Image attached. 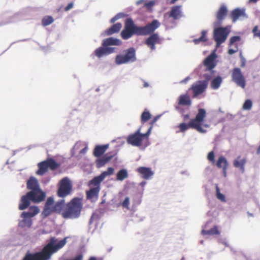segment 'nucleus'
I'll return each mask as SVG.
<instances>
[{
	"label": "nucleus",
	"mask_w": 260,
	"mask_h": 260,
	"mask_svg": "<svg viewBox=\"0 0 260 260\" xmlns=\"http://www.w3.org/2000/svg\"><path fill=\"white\" fill-rule=\"evenodd\" d=\"M108 146V144L96 146L94 149L93 155L96 157L101 156L106 151Z\"/></svg>",
	"instance_id": "nucleus-29"
},
{
	"label": "nucleus",
	"mask_w": 260,
	"mask_h": 260,
	"mask_svg": "<svg viewBox=\"0 0 260 260\" xmlns=\"http://www.w3.org/2000/svg\"><path fill=\"white\" fill-rule=\"evenodd\" d=\"M72 190V183L69 178L65 177L60 181L59 186L57 192V194L58 197L64 198L70 194Z\"/></svg>",
	"instance_id": "nucleus-11"
},
{
	"label": "nucleus",
	"mask_w": 260,
	"mask_h": 260,
	"mask_svg": "<svg viewBox=\"0 0 260 260\" xmlns=\"http://www.w3.org/2000/svg\"><path fill=\"white\" fill-rule=\"evenodd\" d=\"M229 32V30L226 27H218L214 29L213 38L216 42L217 47L225 42Z\"/></svg>",
	"instance_id": "nucleus-12"
},
{
	"label": "nucleus",
	"mask_w": 260,
	"mask_h": 260,
	"mask_svg": "<svg viewBox=\"0 0 260 260\" xmlns=\"http://www.w3.org/2000/svg\"><path fill=\"white\" fill-rule=\"evenodd\" d=\"M154 5V3L153 1H150L148 3H146L144 4V6L147 8V9H151L153 5Z\"/></svg>",
	"instance_id": "nucleus-49"
},
{
	"label": "nucleus",
	"mask_w": 260,
	"mask_h": 260,
	"mask_svg": "<svg viewBox=\"0 0 260 260\" xmlns=\"http://www.w3.org/2000/svg\"><path fill=\"white\" fill-rule=\"evenodd\" d=\"M246 162V159L245 158L240 159V156H239L236 159L234 160L233 165L236 168H239L242 172H244V165Z\"/></svg>",
	"instance_id": "nucleus-30"
},
{
	"label": "nucleus",
	"mask_w": 260,
	"mask_h": 260,
	"mask_svg": "<svg viewBox=\"0 0 260 260\" xmlns=\"http://www.w3.org/2000/svg\"><path fill=\"white\" fill-rule=\"evenodd\" d=\"M21 217L23 218V219L19 221V226L21 228L30 227L32 224L31 217L28 215H23V212L21 213Z\"/></svg>",
	"instance_id": "nucleus-27"
},
{
	"label": "nucleus",
	"mask_w": 260,
	"mask_h": 260,
	"mask_svg": "<svg viewBox=\"0 0 260 260\" xmlns=\"http://www.w3.org/2000/svg\"><path fill=\"white\" fill-rule=\"evenodd\" d=\"M252 32L254 37H258L260 39V30L258 29V26H255L253 29Z\"/></svg>",
	"instance_id": "nucleus-45"
},
{
	"label": "nucleus",
	"mask_w": 260,
	"mask_h": 260,
	"mask_svg": "<svg viewBox=\"0 0 260 260\" xmlns=\"http://www.w3.org/2000/svg\"><path fill=\"white\" fill-rule=\"evenodd\" d=\"M121 27L122 25L120 23L114 24L106 30V34L107 35H111L114 33L118 32L121 28Z\"/></svg>",
	"instance_id": "nucleus-31"
},
{
	"label": "nucleus",
	"mask_w": 260,
	"mask_h": 260,
	"mask_svg": "<svg viewBox=\"0 0 260 260\" xmlns=\"http://www.w3.org/2000/svg\"><path fill=\"white\" fill-rule=\"evenodd\" d=\"M216 166L218 168L222 169L223 175L226 177L229 163L225 157L223 156H220L216 162Z\"/></svg>",
	"instance_id": "nucleus-21"
},
{
	"label": "nucleus",
	"mask_w": 260,
	"mask_h": 260,
	"mask_svg": "<svg viewBox=\"0 0 260 260\" xmlns=\"http://www.w3.org/2000/svg\"><path fill=\"white\" fill-rule=\"evenodd\" d=\"M136 60V50L134 48L131 47L123 50L122 54L117 55L115 62L116 64L120 65L134 62Z\"/></svg>",
	"instance_id": "nucleus-7"
},
{
	"label": "nucleus",
	"mask_w": 260,
	"mask_h": 260,
	"mask_svg": "<svg viewBox=\"0 0 260 260\" xmlns=\"http://www.w3.org/2000/svg\"><path fill=\"white\" fill-rule=\"evenodd\" d=\"M190 79V77H186L184 79H183V80H182L181 81V83H186L187 81H188Z\"/></svg>",
	"instance_id": "nucleus-53"
},
{
	"label": "nucleus",
	"mask_w": 260,
	"mask_h": 260,
	"mask_svg": "<svg viewBox=\"0 0 260 260\" xmlns=\"http://www.w3.org/2000/svg\"><path fill=\"white\" fill-rule=\"evenodd\" d=\"M67 237L58 241L55 237H51L49 243L40 252L35 253H27L23 260H49L53 253L62 248L67 243Z\"/></svg>",
	"instance_id": "nucleus-2"
},
{
	"label": "nucleus",
	"mask_w": 260,
	"mask_h": 260,
	"mask_svg": "<svg viewBox=\"0 0 260 260\" xmlns=\"http://www.w3.org/2000/svg\"><path fill=\"white\" fill-rule=\"evenodd\" d=\"M119 18V17H118L117 15L115 16V17H114L113 18H112L111 20H110V22L111 23H114L116 20H117Z\"/></svg>",
	"instance_id": "nucleus-52"
},
{
	"label": "nucleus",
	"mask_w": 260,
	"mask_h": 260,
	"mask_svg": "<svg viewBox=\"0 0 260 260\" xmlns=\"http://www.w3.org/2000/svg\"><path fill=\"white\" fill-rule=\"evenodd\" d=\"M232 81L238 86L244 88L246 86V81L244 76L239 68L233 69L232 73Z\"/></svg>",
	"instance_id": "nucleus-13"
},
{
	"label": "nucleus",
	"mask_w": 260,
	"mask_h": 260,
	"mask_svg": "<svg viewBox=\"0 0 260 260\" xmlns=\"http://www.w3.org/2000/svg\"><path fill=\"white\" fill-rule=\"evenodd\" d=\"M113 156V155H110L108 153L105 154L101 158H100L96 160V167L98 168H101L104 166L112 158Z\"/></svg>",
	"instance_id": "nucleus-28"
},
{
	"label": "nucleus",
	"mask_w": 260,
	"mask_h": 260,
	"mask_svg": "<svg viewBox=\"0 0 260 260\" xmlns=\"http://www.w3.org/2000/svg\"><path fill=\"white\" fill-rule=\"evenodd\" d=\"M137 172L144 179L148 180L151 178L154 173L149 168L140 167L137 169Z\"/></svg>",
	"instance_id": "nucleus-20"
},
{
	"label": "nucleus",
	"mask_w": 260,
	"mask_h": 260,
	"mask_svg": "<svg viewBox=\"0 0 260 260\" xmlns=\"http://www.w3.org/2000/svg\"><path fill=\"white\" fill-rule=\"evenodd\" d=\"M231 17L233 22H235L241 18H247L244 9L236 8L231 13Z\"/></svg>",
	"instance_id": "nucleus-18"
},
{
	"label": "nucleus",
	"mask_w": 260,
	"mask_h": 260,
	"mask_svg": "<svg viewBox=\"0 0 260 260\" xmlns=\"http://www.w3.org/2000/svg\"><path fill=\"white\" fill-rule=\"evenodd\" d=\"M181 6H175L172 7L169 12V17L172 18L173 20H178L183 16Z\"/></svg>",
	"instance_id": "nucleus-19"
},
{
	"label": "nucleus",
	"mask_w": 260,
	"mask_h": 260,
	"mask_svg": "<svg viewBox=\"0 0 260 260\" xmlns=\"http://www.w3.org/2000/svg\"><path fill=\"white\" fill-rule=\"evenodd\" d=\"M216 196L218 199L220 200L221 201L224 202L225 197L220 192V190L218 187L217 186L216 188Z\"/></svg>",
	"instance_id": "nucleus-41"
},
{
	"label": "nucleus",
	"mask_w": 260,
	"mask_h": 260,
	"mask_svg": "<svg viewBox=\"0 0 260 260\" xmlns=\"http://www.w3.org/2000/svg\"><path fill=\"white\" fill-rule=\"evenodd\" d=\"M206 33H207L206 31L202 30V33H201L202 34L201 36L199 38L193 40L194 44H198L200 42H206L207 40V39L206 38Z\"/></svg>",
	"instance_id": "nucleus-39"
},
{
	"label": "nucleus",
	"mask_w": 260,
	"mask_h": 260,
	"mask_svg": "<svg viewBox=\"0 0 260 260\" xmlns=\"http://www.w3.org/2000/svg\"><path fill=\"white\" fill-rule=\"evenodd\" d=\"M54 21L53 18L50 16H46L42 20V24L44 26L51 24Z\"/></svg>",
	"instance_id": "nucleus-38"
},
{
	"label": "nucleus",
	"mask_w": 260,
	"mask_h": 260,
	"mask_svg": "<svg viewBox=\"0 0 260 260\" xmlns=\"http://www.w3.org/2000/svg\"><path fill=\"white\" fill-rule=\"evenodd\" d=\"M113 172L114 169L112 167H109L106 171L102 172L100 175L94 177V178L102 182L107 176L113 174Z\"/></svg>",
	"instance_id": "nucleus-32"
},
{
	"label": "nucleus",
	"mask_w": 260,
	"mask_h": 260,
	"mask_svg": "<svg viewBox=\"0 0 260 260\" xmlns=\"http://www.w3.org/2000/svg\"><path fill=\"white\" fill-rule=\"evenodd\" d=\"M101 182L94 177L88 182V186L90 187L89 190L86 191V198L91 202L98 201L99 194L101 190Z\"/></svg>",
	"instance_id": "nucleus-8"
},
{
	"label": "nucleus",
	"mask_w": 260,
	"mask_h": 260,
	"mask_svg": "<svg viewBox=\"0 0 260 260\" xmlns=\"http://www.w3.org/2000/svg\"><path fill=\"white\" fill-rule=\"evenodd\" d=\"M160 115H157L153 118V119L150 122V126L149 127H151V129L153 127V124L156 122V121L159 118Z\"/></svg>",
	"instance_id": "nucleus-48"
},
{
	"label": "nucleus",
	"mask_w": 260,
	"mask_h": 260,
	"mask_svg": "<svg viewBox=\"0 0 260 260\" xmlns=\"http://www.w3.org/2000/svg\"><path fill=\"white\" fill-rule=\"evenodd\" d=\"M160 26L157 20H153L144 26H138L135 25L131 18H127L125 21L124 28L121 32V36L124 40L130 38L133 35L137 36H147L152 33Z\"/></svg>",
	"instance_id": "nucleus-1"
},
{
	"label": "nucleus",
	"mask_w": 260,
	"mask_h": 260,
	"mask_svg": "<svg viewBox=\"0 0 260 260\" xmlns=\"http://www.w3.org/2000/svg\"><path fill=\"white\" fill-rule=\"evenodd\" d=\"M228 13V9L225 6L222 5L217 11L216 15L217 22L215 23L216 25H219L225 18Z\"/></svg>",
	"instance_id": "nucleus-22"
},
{
	"label": "nucleus",
	"mask_w": 260,
	"mask_h": 260,
	"mask_svg": "<svg viewBox=\"0 0 260 260\" xmlns=\"http://www.w3.org/2000/svg\"><path fill=\"white\" fill-rule=\"evenodd\" d=\"M115 49V48L113 47H100L95 49L94 53L96 56L101 58L103 56L113 53Z\"/></svg>",
	"instance_id": "nucleus-17"
},
{
	"label": "nucleus",
	"mask_w": 260,
	"mask_h": 260,
	"mask_svg": "<svg viewBox=\"0 0 260 260\" xmlns=\"http://www.w3.org/2000/svg\"><path fill=\"white\" fill-rule=\"evenodd\" d=\"M249 215L250 216H253L252 214H251V213H249Z\"/></svg>",
	"instance_id": "nucleus-61"
},
{
	"label": "nucleus",
	"mask_w": 260,
	"mask_h": 260,
	"mask_svg": "<svg viewBox=\"0 0 260 260\" xmlns=\"http://www.w3.org/2000/svg\"><path fill=\"white\" fill-rule=\"evenodd\" d=\"M207 158L213 164H214L215 163L214 153L213 151L209 152L208 156H207Z\"/></svg>",
	"instance_id": "nucleus-44"
},
{
	"label": "nucleus",
	"mask_w": 260,
	"mask_h": 260,
	"mask_svg": "<svg viewBox=\"0 0 260 260\" xmlns=\"http://www.w3.org/2000/svg\"><path fill=\"white\" fill-rule=\"evenodd\" d=\"M60 164L57 163L54 159L48 158L46 160L42 161L38 164V170L36 174L38 175H43L49 168L51 170H55L59 168Z\"/></svg>",
	"instance_id": "nucleus-9"
},
{
	"label": "nucleus",
	"mask_w": 260,
	"mask_h": 260,
	"mask_svg": "<svg viewBox=\"0 0 260 260\" xmlns=\"http://www.w3.org/2000/svg\"><path fill=\"white\" fill-rule=\"evenodd\" d=\"M83 207L82 199L76 197L67 204L64 203L61 214L64 218H76L79 217Z\"/></svg>",
	"instance_id": "nucleus-3"
},
{
	"label": "nucleus",
	"mask_w": 260,
	"mask_h": 260,
	"mask_svg": "<svg viewBox=\"0 0 260 260\" xmlns=\"http://www.w3.org/2000/svg\"><path fill=\"white\" fill-rule=\"evenodd\" d=\"M144 86L145 87H147L148 86V84L147 83H145Z\"/></svg>",
	"instance_id": "nucleus-60"
},
{
	"label": "nucleus",
	"mask_w": 260,
	"mask_h": 260,
	"mask_svg": "<svg viewBox=\"0 0 260 260\" xmlns=\"http://www.w3.org/2000/svg\"><path fill=\"white\" fill-rule=\"evenodd\" d=\"M151 33V35L145 41V44L151 50L155 49L156 44H160L161 43V40L157 33Z\"/></svg>",
	"instance_id": "nucleus-15"
},
{
	"label": "nucleus",
	"mask_w": 260,
	"mask_h": 260,
	"mask_svg": "<svg viewBox=\"0 0 260 260\" xmlns=\"http://www.w3.org/2000/svg\"><path fill=\"white\" fill-rule=\"evenodd\" d=\"M151 118V115L150 112L147 111L146 109L142 113L141 116V120L142 123H144L145 122L148 121Z\"/></svg>",
	"instance_id": "nucleus-37"
},
{
	"label": "nucleus",
	"mask_w": 260,
	"mask_h": 260,
	"mask_svg": "<svg viewBox=\"0 0 260 260\" xmlns=\"http://www.w3.org/2000/svg\"><path fill=\"white\" fill-rule=\"evenodd\" d=\"M206 116V110L203 108L199 109L198 113L194 118L190 119L188 124L185 123H180L178 127L180 128V131L182 132L185 131L189 128H192L196 129L200 133H205L206 131L202 128V125L206 128L209 127V125L207 124H202Z\"/></svg>",
	"instance_id": "nucleus-4"
},
{
	"label": "nucleus",
	"mask_w": 260,
	"mask_h": 260,
	"mask_svg": "<svg viewBox=\"0 0 260 260\" xmlns=\"http://www.w3.org/2000/svg\"><path fill=\"white\" fill-rule=\"evenodd\" d=\"M27 196L29 197L31 201L35 203H39L43 201L46 197V194L41 189L31 190L28 192Z\"/></svg>",
	"instance_id": "nucleus-14"
},
{
	"label": "nucleus",
	"mask_w": 260,
	"mask_h": 260,
	"mask_svg": "<svg viewBox=\"0 0 260 260\" xmlns=\"http://www.w3.org/2000/svg\"><path fill=\"white\" fill-rule=\"evenodd\" d=\"M204 77L206 79L205 80L199 81L194 83L189 89V90H192L193 98L202 94L207 87L208 81L210 80L211 76L208 74H205Z\"/></svg>",
	"instance_id": "nucleus-10"
},
{
	"label": "nucleus",
	"mask_w": 260,
	"mask_h": 260,
	"mask_svg": "<svg viewBox=\"0 0 260 260\" xmlns=\"http://www.w3.org/2000/svg\"><path fill=\"white\" fill-rule=\"evenodd\" d=\"M73 7V4L72 3H69L67 6H66L64 8V10L66 11H68L69 10L71 9Z\"/></svg>",
	"instance_id": "nucleus-51"
},
{
	"label": "nucleus",
	"mask_w": 260,
	"mask_h": 260,
	"mask_svg": "<svg viewBox=\"0 0 260 260\" xmlns=\"http://www.w3.org/2000/svg\"><path fill=\"white\" fill-rule=\"evenodd\" d=\"M202 233L204 235H219L220 234V232L218 231L217 227L216 226H214L213 228H212L209 230H202Z\"/></svg>",
	"instance_id": "nucleus-35"
},
{
	"label": "nucleus",
	"mask_w": 260,
	"mask_h": 260,
	"mask_svg": "<svg viewBox=\"0 0 260 260\" xmlns=\"http://www.w3.org/2000/svg\"><path fill=\"white\" fill-rule=\"evenodd\" d=\"M238 50V45L236 44L235 45V49L230 48L228 50V53L230 55L233 54Z\"/></svg>",
	"instance_id": "nucleus-46"
},
{
	"label": "nucleus",
	"mask_w": 260,
	"mask_h": 260,
	"mask_svg": "<svg viewBox=\"0 0 260 260\" xmlns=\"http://www.w3.org/2000/svg\"><path fill=\"white\" fill-rule=\"evenodd\" d=\"M146 184V182L145 181H142L141 183H140V185L142 186H144V185Z\"/></svg>",
	"instance_id": "nucleus-57"
},
{
	"label": "nucleus",
	"mask_w": 260,
	"mask_h": 260,
	"mask_svg": "<svg viewBox=\"0 0 260 260\" xmlns=\"http://www.w3.org/2000/svg\"><path fill=\"white\" fill-rule=\"evenodd\" d=\"M178 103L179 105L190 106L191 105V101L189 96L187 94H185L179 97Z\"/></svg>",
	"instance_id": "nucleus-25"
},
{
	"label": "nucleus",
	"mask_w": 260,
	"mask_h": 260,
	"mask_svg": "<svg viewBox=\"0 0 260 260\" xmlns=\"http://www.w3.org/2000/svg\"><path fill=\"white\" fill-rule=\"evenodd\" d=\"M83 255L82 254H78L73 259H67L64 260H82Z\"/></svg>",
	"instance_id": "nucleus-50"
},
{
	"label": "nucleus",
	"mask_w": 260,
	"mask_h": 260,
	"mask_svg": "<svg viewBox=\"0 0 260 260\" xmlns=\"http://www.w3.org/2000/svg\"><path fill=\"white\" fill-rule=\"evenodd\" d=\"M240 59H241V61L240 67L241 68H244L246 65V59L244 57V56L242 55L241 53H240Z\"/></svg>",
	"instance_id": "nucleus-47"
},
{
	"label": "nucleus",
	"mask_w": 260,
	"mask_h": 260,
	"mask_svg": "<svg viewBox=\"0 0 260 260\" xmlns=\"http://www.w3.org/2000/svg\"><path fill=\"white\" fill-rule=\"evenodd\" d=\"M222 81V78L218 76L214 78L211 83V87L213 89H218L221 84Z\"/></svg>",
	"instance_id": "nucleus-34"
},
{
	"label": "nucleus",
	"mask_w": 260,
	"mask_h": 260,
	"mask_svg": "<svg viewBox=\"0 0 260 260\" xmlns=\"http://www.w3.org/2000/svg\"><path fill=\"white\" fill-rule=\"evenodd\" d=\"M129 197H126L124 200L122 202L121 206L126 209H129Z\"/></svg>",
	"instance_id": "nucleus-43"
},
{
	"label": "nucleus",
	"mask_w": 260,
	"mask_h": 260,
	"mask_svg": "<svg viewBox=\"0 0 260 260\" xmlns=\"http://www.w3.org/2000/svg\"><path fill=\"white\" fill-rule=\"evenodd\" d=\"M128 177V174L126 170L124 169L120 170L117 174L116 179L119 181H122Z\"/></svg>",
	"instance_id": "nucleus-36"
},
{
	"label": "nucleus",
	"mask_w": 260,
	"mask_h": 260,
	"mask_svg": "<svg viewBox=\"0 0 260 260\" xmlns=\"http://www.w3.org/2000/svg\"><path fill=\"white\" fill-rule=\"evenodd\" d=\"M183 118L184 120H186L187 119H189V115L188 114H185L183 115Z\"/></svg>",
	"instance_id": "nucleus-54"
},
{
	"label": "nucleus",
	"mask_w": 260,
	"mask_h": 260,
	"mask_svg": "<svg viewBox=\"0 0 260 260\" xmlns=\"http://www.w3.org/2000/svg\"><path fill=\"white\" fill-rule=\"evenodd\" d=\"M241 40V37L240 36H233L230 38L229 46H232L236 42L240 41Z\"/></svg>",
	"instance_id": "nucleus-42"
},
{
	"label": "nucleus",
	"mask_w": 260,
	"mask_h": 260,
	"mask_svg": "<svg viewBox=\"0 0 260 260\" xmlns=\"http://www.w3.org/2000/svg\"><path fill=\"white\" fill-rule=\"evenodd\" d=\"M256 153L257 154H260V145L259 146V147H258V148L257 149Z\"/></svg>",
	"instance_id": "nucleus-55"
},
{
	"label": "nucleus",
	"mask_w": 260,
	"mask_h": 260,
	"mask_svg": "<svg viewBox=\"0 0 260 260\" xmlns=\"http://www.w3.org/2000/svg\"><path fill=\"white\" fill-rule=\"evenodd\" d=\"M215 58L216 55L214 53H212L209 55L204 61V64L207 68L206 70L210 71L211 73L214 72L212 70L216 65L215 61Z\"/></svg>",
	"instance_id": "nucleus-16"
},
{
	"label": "nucleus",
	"mask_w": 260,
	"mask_h": 260,
	"mask_svg": "<svg viewBox=\"0 0 260 260\" xmlns=\"http://www.w3.org/2000/svg\"><path fill=\"white\" fill-rule=\"evenodd\" d=\"M144 2V0H140L137 2V4L139 5L140 4L142 3H143Z\"/></svg>",
	"instance_id": "nucleus-56"
},
{
	"label": "nucleus",
	"mask_w": 260,
	"mask_h": 260,
	"mask_svg": "<svg viewBox=\"0 0 260 260\" xmlns=\"http://www.w3.org/2000/svg\"><path fill=\"white\" fill-rule=\"evenodd\" d=\"M39 212V209L37 206H31L29 208L28 212H23V215H28L32 217Z\"/></svg>",
	"instance_id": "nucleus-33"
},
{
	"label": "nucleus",
	"mask_w": 260,
	"mask_h": 260,
	"mask_svg": "<svg viewBox=\"0 0 260 260\" xmlns=\"http://www.w3.org/2000/svg\"><path fill=\"white\" fill-rule=\"evenodd\" d=\"M121 44V41L116 38L110 37L103 40L102 45L104 47H108L111 45L118 46Z\"/></svg>",
	"instance_id": "nucleus-24"
},
{
	"label": "nucleus",
	"mask_w": 260,
	"mask_h": 260,
	"mask_svg": "<svg viewBox=\"0 0 260 260\" xmlns=\"http://www.w3.org/2000/svg\"><path fill=\"white\" fill-rule=\"evenodd\" d=\"M26 185L27 188L31 190L40 189L38 180L34 177L29 178L27 181Z\"/></svg>",
	"instance_id": "nucleus-23"
},
{
	"label": "nucleus",
	"mask_w": 260,
	"mask_h": 260,
	"mask_svg": "<svg viewBox=\"0 0 260 260\" xmlns=\"http://www.w3.org/2000/svg\"><path fill=\"white\" fill-rule=\"evenodd\" d=\"M252 103L251 100H247L245 101L243 105V109L244 110H250L252 107Z\"/></svg>",
	"instance_id": "nucleus-40"
},
{
	"label": "nucleus",
	"mask_w": 260,
	"mask_h": 260,
	"mask_svg": "<svg viewBox=\"0 0 260 260\" xmlns=\"http://www.w3.org/2000/svg\"><path fill=\"white\" fill-rule=\"evenodd\" d=\"M31 201L29 197L27 196V193L23 196L21 198L20 203L19 205V209L20 210H23L26 209L30 205Z\"/></svg>",
	"instance_id": "nucleus-26"
},
{
	"label": "nucleus",
	"mask_w": 260,
	"mask_h": 260,
	"mask_svg": "<svg viewBox=\"0 0 260 260\" xmlns=\"http://www.w3.org/2000/svg\"><path fill=\"white\" fill-rule=\"evenodd\" d=\"M151 128L149 127L145 134H141V128H139L135 133L128 136L126 142L128 144L133 146L140 147L142 145L143 141L148 140V137L151 133Z\"/></svg>",
	"instance_id": "nucleus-6"
},
{
	"label": "nucleus",
	"mask_w": 260,
	"mask_h": 260,
	"mask_svg": "<svg viewBox=\"0 0 260 260\" xmlns=\"http://www.w3.org/2000/svg\"><path fill=\"white\" fill-rule=\"evenodd\" d=\"M64 205V200H61L54 203L53 197L47 198L42 212L43 217H46L52 213H61Z\"/></svg>",
	"instance_id": "nucleus-5"
},
{
	"label": "nucleus",
	"mask_w": 260,
	"mask_h": 260,
	"mask_svg": "<svg viewBox=\"0 0 260 260\" xmlns=\"http://www.w3.org/2000/svg\"><path fill=\"white\" fill-rule=\"evenodd\" d=\"M88 260H96V258L94 257H91Z\"/></svg>",
	"instance_id": "nucleus-58"
},
{
	"label": "nucleus",
	"mask_w": 260,
	"mask_h": 260,
	"mask_svg": "<svg viewBox=\"0 0 260 260\" xmlns=\"http://www.w3.org/2000/svg\"><path fill=\"white\" fill-rule=\"evenodd\" d=\"M258 0H249V2H252V3H256Z\"/></svg>",
	"instance_id": "nucleus-59"
}]
</instances>
